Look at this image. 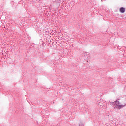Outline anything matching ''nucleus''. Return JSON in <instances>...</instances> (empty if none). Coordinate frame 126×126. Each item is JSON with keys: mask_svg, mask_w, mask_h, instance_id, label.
<instances>
[{"mask_svg": "<svg viewBox=\"0 0 126 126\" xmlns=\"http://www.w3.org/2000/svg\"><path fill=\"white\" fill-rule=\"evenodd\" d=\"M119 10L121 13H124L125 12L126 9L124 7H121L120 8Z\"/></svg>", "mask_w": 126, "mask_h": 126, "instance_id": "nucleus-2", "label": "nucleus"}, {"mask_svg": "<svg viewBox=\"0 0 126 126\" xmlns=\"http://www.w3.org/2000/svg\"><path fill=\"white\" fill-rule=\"evenodd\" d=\"M114 105L115 106V107H116V108H117V109H122V108H123L124 105H122L120 104V102L118 101H116L115 102Z\"/></svg>", "mask_w": 126, "mask_h": 126, "instance_id": "nucleus-1", "label": "nucleus"}]
</instances>
